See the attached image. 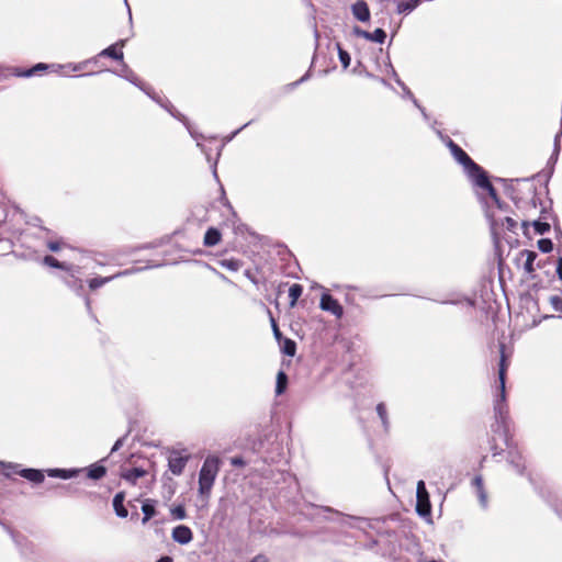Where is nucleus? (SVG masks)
Masks as SVG:
<instances>
[{
  "label": "nucleus",
  "instance_id": "nucleus-1",
  "mask_svg": "<svg viewBox=\"0 0 562 562\" xmlns=\"http://www.w3.org/2000/svg\"><path fill=\"white\" fill-rule=\"evenodd\" d=\"M499 363H498V381L499 385L493 402L494 419L495 423L492 425L494 431L502 430L507 437L508 431V404L506 401L505 380L508 368L507 357L505 355V345L499 344Z\"/></svg>",
  "mask_w": 562,
  "mask_h": 562
},
{
  "label": "nucleus",
  "instance_id": "nucleus-2",
  "mask_svg": "<svg viewBox=\"0 0 562 562\" xmlns=\"http://www.w3.org/2000/svg\"><path fill=\"white\" fill-rule=\"evenodd\" d=\"M447 146L453 158L463 167L465 175L475 186L479 181L487 186V173L458 144L448 138Z\"/></svg>",
  "mask_w": 562,
  "mask_h": 562
},
{
  "label": "nucleus",
  "instance_id": "nucleus-3",
  "mask_svg": "<svg viewBox=\"0 0 562 562\" xmlns=\"http://www.w3.org/2000/svg\"><path fill=\"white\" fill-rule=\"evenodd\" d=\"M221 460L216 456L205 458L199 472V495L207 499L220 472Z\"/></svg>",
  "mask_w": 562,
  "mask_h": 562
},
{
  "label": "nucleus",
  "instance_id": "nucleus-4",
  "mask_svg": "<svg viewBox=\"0 0 562 562\" xmlns=\"http://www.w3.org/2000/svg\"><path fill=\"white\" fill-rule=\"evenodd\" d=\"M510 418L508 417V431H507V437L505 436V434L499 430V431H494L492 429V431L494 434H498L503 439H504V442L508 449V454H507V461L508 463L513 467V469L519 474V475H522L524 472H525V462H524V459H522V456L516 451L514 449V446H513V438L509 434L510 431Z\"/></svg>",
  "mask_w": 562,
  "mask_h": 562
},
{
  "label": "nucleus",
  "instance_id": "nucleus-5",
  "mask_svg": "<svg viewBox=\"0 0 562 562\" xmlns=\"http://www.w3.org/2000/svg\"><path fill=\"white\" fill-rule=\"evenodd\" d=\"M125 43H126V40H120L115 44H112L109 47L101 50L95 57H93L89 60L79 63V64H68L67 68L71 69L72 71H79V70L83 69V67L86 65H88L89 63L95 61L99 57H109V58L122 61L123 60V52L116 50V47L117 46L124 47Z\"/></svg>",
  "mask_w": 562,
  "mask_h": 562
},
{
  "label": "nucleus",
  "instance_id": "nucleus-6",
  "mask_svg": "<svg viewBox=\"0 0 562 562\" xmlns=\"http://www.w3.org/2000/svg\"><path fill=\"white\" fill-rule=\"evenodd\" d=\"M1 473L4 476L10 477L13 474H20L22 477L29 480L32 483L38 484L42 483L45 479L44 472L37 469H22L20 471L16 470V465L0 463Z\"/></svg>",
  "mask_w": 562,
  "mask_h": 562
},
{
  "label": "nucleus",
  "instance_id": "nucleus-7",
  "mask_svg": "<svg viewBox=\"0 0 562 562\" xmlns=\"http://www.w3.org/2000/svg\"><path fill=\"white\" fill-rule=\"evenodd\" d=\"M416 497V512L418 513V515L423 517L429 516L431 512L429 494L427 492L425 482L422 480L417 482Z\"/></svg>",
  "mask_w": 562,
  "mask_h": 562
},
{
  "label": "nucleus",
  "instance_id": "nucleus-8",
  "mask_svg": "<svg viewBox=\"0 0 562 562\" xmlns=\"http://www.w3.org/2000/svg\"><path fill=\"white\" fill-rule=\"evenodd\" d=\"M186 450H172L168 457V468L173 475H181L190 460L189 454H184Z\"/></svg>",
  "mask_w": 562,
  "mask_h": 562
},
{
  "label": "nucleus",
  "instance_id": "nucleus-9",
  "mask_svg": "<svg viewBox=\"0 0 562 562\" xmlns=\"http://www.w3.org/2000/svg\"><path fill=\"white\" fill-rule=\"evenodd\" d=\"M487 218L490 222V227H491L492 234L494 236L498 235L499 231H503V229H507L509 232L515 233L517 225H518L517 222L509 216H506V217L502 218L501 222H498V220L495 217V215L490 212H487Z\"/></svg>",
  "mask_w": 562,
  "mask_h": 562
},
{
  "label": "nucleus",
  "instance_id": "nucleus-10",
  "mask_svg": "<svg viewBox=\"0 0 562 562\" xmlns=\"http://www.w3.org/2000/svg\"><path fill=\"white\" fill-rule=\"evenodd\" d=\"M159 266L160 265H151V266H146V267H143V268L126 269L124 271H120L116 274H113V276H110V277H97V278H93V279H91L89 281V288L91 290H97V289L103 286L104 284H106L108 282L112 281L115 278L123 277V276H128V274H132L134 272L142 271L144 269L159 267Z\"/></svg>",
  "mask_w": 562,
  "mask_h": 562
},
{
  "label": "nucleus",
  "instance_id": "nucleus-11",
  "mask_svg": "<svg viewBox=\"0 0 562 562\" xmlns=\"http://www.w3.org/2000/svg\"><path fill=\"white\" fill-rule=\"evenodd\" d=\"M119 76L138 87L147 95H150L151 87L144 83L126 64H122Z\"/></svg>",
  "mask_w": 562,
  "mask_h": 562
},
{
  "label": "nucleus",
  "instance_id": "nucleus-12",
  "mask_svg": "<svg viewBox=\"0 0 562 562\" xmlns=\"http://www.w3.org/2000/svg\"><path fill=\"white\" fill-rule=\"evenodd\" d=\"M319 306L323 311L329 312L336 317H341L344 314L342 306L328 293L322 295Z\"/></svg>",
  "mask_w": 562,
  "mask_h": 562
},
{
  "label": "nucleus",
  "instance_id": "nucleus-13",
  "mask_svg": "<svg viewBox=\"0 0 562 562\" xmlns=\"http://www.w3.org/2000/svg\"><path fill=\"white\" fill-rule=\"evenodd\" d=\"M171 538L179 544H188L193 539V532L190 527L186 525H179L172 529Z\"/></svg>",
  "mask_w": 562,
  "mask_h": 562
},
{
  "label": "nucleus",
  "instance_id": "nucleus-14",
  "mask_svg": "<svg viewBox=\"0 0 562 562\" xmlns=\"http://www.w3.org/2000/svg\"><path fill=\"white\" fill-rule=\"evenodd\" d=\"M353 34L358 37L366 38L371 42L383 44L386 38V33L383 29H375L373 32L364 31L358 26L353 29Z\"/></svg>",
  "mask_w": 562,
  "mask_h": 562
},
{
  "label": "nucleus",
  "instance_id": "nucleus-15",
  "mask_svg": "<svg viewBox=\"0 0 562 562\" xmlns=\"http://www.w3.org/2000/svg\"><path fill=\"white\" fill-rule=\"evenodd\" d=\"M495 180L504 184L505 193L513 200L517 207H520L521 199L518 196L517 190L514 186V182H518L519 179L495 178Z\"/></svg>",
  "mask_w": 562,
  "mask_h": 562
},
{
  "label": "nucleus",
  "instance_id": "nucleus-16",
  "mask_svg": "<svg viewBox=\"0 0 562 562\" xmlns=\"http://www.w3.org/2000/svg\"><path fill=\"white\" fill-rule=\"evenodd\" d=\"M353 16L360 22H368L370 20V9L366 1L358 0L351 5Z\"/></svg>",
  "mask_w": 562,
  "mask_h": 562
},
{
  "label": "nucleus",
  "instance_id": "nucleus-17",
  "mask_svg": "<svg viewBox=\"0 0 562 562\" xmlns=\"http://www.w3.org/2000/svg\"><path fill=\"white\" fill-rule=\"evenodd\" d=\"M153 100H155L157 103H159L164 109H166L173 117L178 119L179 121L183 122L184 124H187V117L184 115H182L181 113H179L176 108L171 104L170 101L168 100H165L162 101L160 98H158L156 95V93L154 92V90L151 89L150 91V95H149Z\"/></svg>",
  "mask_w": 562,
  "mask_h": 562
},
{
  "label": "nucleus",
  "instance_id": "nucleus-18",
  "mask_svg": "<svg viewBox=\"0 0 562 562\" xmlns=\"http://www.w3.org/2000/svg\"><path fill=\"white\" fill-rule=\"evenodd\" d=\"M475 186L485 190L488 193V195L494 201V203L498 210L505 211L507 209V204L504 203L503 201H501L495 188L493 187V184L491 183L488 178H487V186L483 184L482 181H479Z\"/></svg>",
  "mask_w": 562,
  "mask_h": 562
},
{
  "label": "nucleus",
  "instance_id": "nucleus-19",
  "mask_svg": "<svg viewBox=\"0 0 562 562\" xmlns=\"http://www.w3.org/2000/svg\"><path fill=\"white\" fill-rule=\"evenodd\" d=\"M156 504L157 501L151 498H146L142 504V512H143V524H146L149 519L156 516Z\"/></svg>",
  "mask_w": 562,
  "mask_h": 562
},
{
  "label": "nucleus",
  "instance_id": "nucleus-20",
  "mask_svg": "<svg viewBox=\"0 0 562 562\" xmlns=\"http://www.w3.org/2000/svg\"><path fill=\"white\" fill-rule=\"evenodd\" d=\"M80 470L77 469H49L47 474L50 477H59L63 480H69L78 475Z\"/></svg>",
  "mask_w": 562,
  "mask_h": 562
},
{
  "label": "nucleus",
  "instance_id": "nucleus-21",
  "mask_svg": "<svg viewBox=\"0 0 562 562\" xmlns=\"http://www.w3.org/2000/svg\"><path fill=\"white\" fill-rule=\"evenodd\" d=\"M72 270L74 268L70 271H68L69 273L64 278V282L68 288L74 290L76 293L80 294V292L83 290V284L81 279L77 278Z\"/></svg>",
  "mask_w": 562,
  "mask_h": 562
},
{
  "label": "nucleus",
  "instance_id": "nucleus-22",
  "mask_svg": "<svg viewBox=\"0 0 562 562\" xmlns=\"http://www.w3.org/2000/svg\"><path fill=\"white\" fill-rule=\"evenodd\" d=\"M113 508L116 516L125 518L128 515L127 509L124 506V493H117L113 498Z\"/></svg>",
  "mask_w": 562,
  "mask_h": 562
},
{
  "label": "nucleus",
  "instance_id": "nucleus-23",
  "mask_svg": "<svg viewBox=\"0 0 562 562\" xmlns=\"http://www.w3.org/2000/svg\"><path fill=\"white\" fill-rule=\"evenodd\" d=\"M221 240V233L215 227H210L204 235L203 244L206 247H213Z\"/></svg>",
  "mask_w": 562,
  "mask_h": 562
},
{
  "label": "nucleus",
  "instance_id": "nucleus-24",
  "mask_svg": "<svg viewBox=\"0 0 562 562\" xmlns=\"http://www.w3.org/2000/svg\"><path fill=\"white\" fill-rule=\"evenodd\" d=\"M520 256L526 258L525 265H524L525 272L528 274H531L536 270L533 262L538 257L537 252H535L532 250L525 249V250L520 251Z\"/></svg>",
  "mask_w": 562,
  "mask_h": 562
},
{
  "label": "nucleus",
  "instance_id": "nucleus-25",
  "mask_svg": "<svg viewBox=\"0 0 562 562\" xmlns=\"http://www.w3.org/2000/svg\"><path fill=\"white\" fill-rule=\"evenodd\" d=\"M146 474V471L143 470L142 468H132V469H128V470H125L124 472H122L121 476L132 483V484H135L136 481L139 479V477H143L145 476Z\"/></svg>",
  "mask_w": 562,
  "mask_h": 562
},
{
  "label": "nucleus",
  "instance_id": "nucleus-26",
  "mask_svg": "<svg viewBox=\"0 0 562 562\" xmlns=\"http://www.w3.org/2000/svg\"><path fill=\"white\" fill-rule=\"evenodd\" d=\"M48 67L49 66L47 64L38 63L35 66H33L26 70L16 71L15 75L19 77H26V78L32 77V76H37V75H41L43 71H45Z\"/></svg>",
  "mask_w": 562,
  "mask_h": 562
},
{
  "label": "nucleus",
  "instance_id": "nucleus-27",
  "mask_svg": "<svg viewBox=\"0 0 562 562\" xmlns=\"http://www.w3.org/2000/svg\"><path fill=\"white\" fill-rule=\"evenodd\" d=\"M420 2L422 0H408L398 2L396 7V12L400 14H408L412 11H414L419 5Z\"/></svg>",
  "mask_w": 562,
  "mask_h": 562
},
{
  "label": "nucleus",
  "instance_id": "nucleus-28",
  "mask_svg": "<svg viewBox=\"0 0 562 562\" xmlns=\"http://www.w3.org/2000/svg\"><path fill=\"white\" fill-rule=\"evenodd\" d=\"M43 263L50 268L63 269L66 271H70L74 268L72 265H68L66 262H60L53 256H45L43 259Z\"/></svg>",
  "mask_w": 562,
  "mask_h": 562
},
{
  "label": "nucleus",
  "instance_id": "nucleus-29",
  "mask_svg": "<svg viewBox=\"0 0 562 562\" xmlns=\"http://www.w3.org/2000/svg\"><path fill=\"white\" fill-rule=\"evenodd\" d=\"M105 473H106L105 467H103L99 463H94L88 469L87 476L91 480H100L101 477H103L105 475Z\"/></svg>",
  "mask_w": 562,
  "mask_h": 562
},
{
  "label": "nucleus",
  "instance_id": "nucleus-30",
  "mask_svg": "<svg viewBox=\"0 0 562 562\" xmlns=\"http://www.w3.org/2000/svg\"><path fill=\"white\" fill-rule=\"evenodd\" d=\"M303 293V286L299 283H294L289 289L290 305L294 306L299 297Z\"/></svg>",
  "mask_w": 562,
  "mask_h": 562
},
{
  "label": "nucleus",
  "instance_id": "nucleus-31",
  "mask_svg": "<svg viewBox=\"0 0 562 562\" xmlns=\"http://www.w3.org/2000/svg\"><path fill=\"white\" fill-rule=\"evenodd\" d=\"M286 384H288L286 374L283 371H279V373L277 375V383H276L277 395H281L285 391Z\"/></svg>",
  "mask_w": 562,
  "mask_h": 562
},
{
  "label": "nucleus",
  "instance_id": "nucleus-32",
  "mask_svg": "<svg viewBox=\"0 0 562 562\" xmlns=\"http://www.w3.org/2000/svg\"><path fill=\"white\" fill-rule=\"evenodd\" d=\"M221 267L229 270V271H238L241 267V261L238 259H223L220 261Z\"/></svg>",
  "mask_w": 562,
  "mask_h": 562
},
{
  "label": "nucleus",
  "instance_id": "nucleus-33",
  "mask_svg": "<svg viewBox=\"0 0 562 562\" xmlns=\"http://www.w3.org/2000/svg\"><path fill=\"white\" fill-rule=\"evenodd\" d=\"M282 351H283L284 355L293 357L295 355V351H296V344H295V341L292 340V339L285 338L283 340Z\"/></svg>",
  "mask_w": 562,
  "mask_h": 562
},
{
  "label": "nucleus",
  "instance_id": "nucleus-34",
  "mask_svg": "<svg viewBox=\"0 0 562 562\" xmlns=\"http://www.w3.org/2000/svg\"><path fill=\"white\" fill-rule=\"evenodd\" d=\"M376 413H378L379 417L381 418L384 429L387 430L389 418H387L386 407H385L384 403H379L376 405Z\"/></svg>",
  "mask_w": 562,
  "mask_h": 562
},
{
  "label": "nucleus",
  "instance_id": "nucleus-35",
  "mask_svg": "<svg viewBox=\"0 0 562 562\" xmlns=\"http://www.w3.org/2000/svg\"><path fill=\"white\" fill-rule=\"evenodd\" d=\"M532 226H533L536 233L539 235H543L550 231V224L542 220L533 221Z\"/></svg>",
  "mask_w": 562,
  "mask_h": 562
},
{
  "label": "nucleus",
  "instance_id": "nucleus-36",
  "mask_svg": "<svg viewBox=\"0 0 562 562\" xmlns=\"http://www.w3.org/2000/svg\"><path fill=\"white\" fill-rule=\"evenodd\" d=\"M337 48H338L339 60H340L344 69H347L350 65L351 57H350L349 53L347 50L342 49L339 44H337Z\"/></svg>",
  "mask_w": 562,
  "mask_h": 562
},
{
  "label": "nucleus",
  "instance_id": "nucleus-37",
  "mask_svg": "<svg viewBox=\"0 0 562 562\" xmlns=\"http://www.w3.org/2000/svg\"><path fill=\"white\" fill-rule=\"evenodd\" d=\"M538 248L542 252H550L553 248V243L549 238H542L538 240Z\"/></svg>",
  "mask_w": 562,
  "mask_h": 562
},
{
  "label": "nucleus",
  "instance_id": "nucleus-38",
  "mask_svg": "<svg viewBox=\"0 0 562 562\" xmlns=\"http://www.w3.org/2000/svg\"><path fill=\"white\" fill-rule=\"evenodd\" d=\"M171 515L175 519L182 520L187 517L186 508L182 505H178L171 509Z\"/></svg>",
  "mask_w": 562,
  "mask_h": 562
},
{
  "label": "nucleus",
  "instance_id": "nucleus-39",
  "mask_svg": "<svg viewBox=\"0 0 562 562\" xmlns=\"http://www.w3.org/2000/svg\"><path fill=\"white\" fill-rule=\"evenodd\" d=\"M550 304L555 312L562 313V297L558 295L551 296Z\"/></svg>",
  "mask_w": 562,
  "mask_h": 562
},
{
  "label": "nucleus",
  "instance_id": "nucleus-40",
  "mask_svg": "<svg viewBox=\"0 0 562 562\" xmlns=\"http://www.w3.org/2000/svg\"><path fill=\"white\" fill-rule=\"evenodd\" d=\"M270 322H271V327H272V331H273V336L274 338L278 340V341H281L282 339V333L280 331L279 329V326L276 322V319L273 318V316L270 314Z\"/></svg>",
  "mask_w": 562,
  "mask_h": 562
},
{
  "label": "nucleus",
  "instance_id": "nucleus-41",
  "mask_svg": "<svg viewBox=\"0 0 562 562\" xmlns=\"http://www.w3.org/2000/svg\"><path fill=\"white\" fill-rule=\"evenodd\" d=\"M9 532H10V535H11V537H12L13 541L16 543V546H18V547H20V548H21L22 552L24 553V548H23V546H24V542H26V540H25L23 537H21L20 535L14 533V532H13L12 530H10V529H9Z\"/></svg>",
  "mask_w": 562,
  "mask_h": 562
},
{
  "label": "nucleus",
  "instance_id": "nucleus-42",
  "mask_svg": "<svg viewBox=\"0 0 562 562\" xmlns=\"http://www.w3.org/2000/svg\"><path fill=\"white\" fill-rule=\"evenodd\" d=\"M61 243L60 241H57V240H49L47 241V248L53 251V252H56L58 251L60 248H61Z\"/></svg>",
  "mask_w": 562,
  "mask_h": 562
},
{
  "label": "nucleus",
  "instance_id": "nucleus-43",
  "mask_svg": "<svg viewBox=\"0 0 562 562\" xmlns=\"http://www.w3.org/2000/svg\"><path fill=\"white\" fill-rule=\"evenodd\" d=\"M231 464L233 467L240 468V467L246 465V462H245V460L241 457H233L231 459Z\"/></svg>",
  "mask_w": 562,
  "mask_h": 562
},
{
  "label": "nucleus",
  "instance_id": "nucleus-44",
  "mask_svg": "<svg viewBox=\"0 0 562 562\" xmlns=\"http://www.w3.org/2000/svg\"><path fill=\"white\" fill-rule=\"evenodd\" d=\"M403 91H404L405 95L412 100V102L414 103V105L416 108H420L418 100L414 97V94L412 93V91L408 89L407 86H406V89H403Z\"/></svg>",
  "mask_w": 562,
  "mask_h": 562
},
{
  "label": "nucleus",
  "instance_id": "nucleus-45",
  "mask_svg": "<svg viewBox=\"0 0 562 562\" xmlns=\"http://www.w3.org/2000/svg\"><path fill=\"white\" fill-rule=\"evenodd\" d=\"M244 274L252 284L259 286V280L252 274L250 270H245Z\"/></svg>",
  "mask_w": 562,
  "mask_h": 562
},
{
  "label": "nucleus",
  "instance_id": "nucleus-46",
  "mask_svg": "<svg viewBox=\"0 0 562 562\" xmlns=\"http://www.w3.org/2000/svg\"><path fill=\"white\" fill-rule=\"evenodd\" d=\"M551 217H553L552 213L550 210H547L546 207H543L541 210V215H540V218L539 220H542V221H546L548 222V220H550Z\"/></svg>",
  "mask_w": 562,
  "mask_h": 562
},
{
  "label": "nucleus",
  "instance_id": "nucleus-47",
  "mask_svg": "<svg viewBox=\"0 0 562 562\" xmlns=\"http://www.w3.org/2000/svg\"><path fill=\"white\" fill-rule=\"evenodd\" d=\"M310 78V70L304 75L302 76L299 80L294 81L293 83H291V87L292 88H295L297 87L299 85L303 83L304 81H306L307 79Z\"/></svg>",
  "mask_w": 562,
  "mask_h": 562
},
{
  "label": "nucleus",
  "instance_id": "nucleus-48",
  "mask_svg": "<svg viewBox=\"0 0 562 562\" xmlns=\"http://www.w3.org/2000/svg\"><path fill=\"white\" fill-rule=\"evenodd\" d=\"M473 485L477 488V492L483 490V480L481 476H475L473 479Z\"/></svg>",
  "mask_w": 562,
  "mask_h": 562
},
{
  "label": "nucleus",
  "instance_id": "nucleus-49",
  "mask_svg": "<svg viewBox=\"0 0 562 562\" xmlns=\"http://www.w3.org/2000/svg\"><path fill=\"white\" fill-rule=\"evenodd\" d=\"M123 442H124V437L122 438H119L115 443L113 445L112 449H111V453L117 451L122 446H123Z\"/></svg>",
  "mask_w": 562,
  "mask_h": 562
},
{
  "label": "nucleus",
  "instance_id": "nucleus-50",
  "mask_svg": "<svg viewBox=\"0 0 562 562\" xmlns=\"http://www.w3.org/2000/svg\"><path fill=\"white\" fill-rule=\"evenodd\" d=\"M557 273H558L560 281H562V256L559 257V259H558Z\"/></svg>",
  "mask_w": 562,
  "mask_h": 562
},
{
  "label": "nucleus",
  "instance_id": "nucleus-51",
  "mask_svg": "<svg viewBox=\"0 0 562 562\" xmlns=\"http://www.w3.org/2000/svg\"><path fill=\"white\" fill-rule=\"evenodd\" d=\"M490 443H491V450L493 452V457L499 456L502 453V450L497 449V447L495 445V440L492 439Z\"/></svg>",
  "mask_w": 562,
  "mask_h": 562
},
{
  "label": "nucleus",
  "instance_id": "nucleus-52",
  "mask_svg": "<svg viewBox=\"0 0 562 562\" xmlns=\"http://www.w3.org/2000/svg\"><path fill=\"white\" fill-rule=\"evenodd\" d=\"M221 153L220 150L217 151L216 154V158L215 160L212 162V167H213V176L216 180H218V176H217V171H216V165H217V160H218V157H220Z\"/></svg>",
  "mask_w": 562,
  "mask_h": 562
},
{
  "label": "nucleus",
  "instance_id": "nucleus-53",
  "mask_svg": "<svg viewBox=\"0 0 562 562\" xmlns=\"http://www.w3.org/2000/svg\"><path fill=\"white\" fill-rule=\"evenodd\" d=\"M250 562H269V560L266 555L258 554Z\"/></svg>",
  "mask_w": 562,
  "mask_h": 562
},
{
  "label": "nucleus",
  "instance_id": "nucleus-54",
  "mask_svg": "<svg viewBox=\"0 0 562 562\" xmlns=\"http://www.w3.org/2000/svg\"><path fill=\"white\" fill-rule=\"evenodd\" d=\"M479 493V497H480V502L482 504L483 507L486 506V494L483 490H481Z\"/></svg>",
  "mask_w": 562,
  "mask_h": 562
},
{
  "label": "nucleus",
  "instance_id": "nucleus-55",
  "mask_svg": "<svg viewBox=\"0 0 562 562\" xmlns=\"http://www.w3.org/2000/svg\"><path fill=\"white\" fill-rule=\"evenodd\" d=\"M156 562H173V560L169 555H164L160 559H158Z\"/></svg>",
  "mask_w": 562,
  "mask_h": 562
},
{
  "label": "nucleus",
  "instance_id": "nucleus-56",
  "mask_svg": "<svg viewBox=\"0 0 562 562\" xmlns=\"http://www.w3.org/2000/svg\"><path fill=\"white\" fill-rule=\"evenodd\" d=\"M389 67H390V70H391V76L395 80L396 77H398V75H397L396 70L394 69V67L392 66L391 63L389 64Z\"/></svg>",
  "mask_w": 562,
  "mask_h": 562
},
{
  "label": "nucleus",
  "instance_id": "nucleus-57",
  "mask_svg": "<svg viewBox=\"0 0 562 562\" xmlns=\"http://www.w3.org/2000/svg\"><path fill=\"white\" fill-rule=\"evenodd\" d=\"M251 123V121L247 122L246 124H244L240 128L236 130L233 134H232V137L233 138L234 136H236L243 128H245L246 126H248L249 124Z\"/></svg>",
  "mask_w": 562,
  "mask_h": 562
},
{
  "label": "nucleus",
  "instance_id": "nucleus-58",
  "mask_svg": "<svg viewBox=\"0 0 562 562\" xmlns=\"http://www.w3.org/2000/svg\"><path fill=\"white\" fill-rule=\"evenodd\" d=\"M85 303H86L87 310H88L89 312H91V300H90V297H89V296H86V297H85Z\"/></svg>",
  "mask_w": 562,
  "mask_h": 562
},
{
  "label": "nucleus",
  "instance_id": "nucleus-59",
  "mask_svg": "<svg viewBox=\"0 0 562 562\" xmlns=\"http://www.w3.org/2000/svg\"><path fill=\"white\" fill-rule=\"evenodd\" d=\"M395 82L402 88L406 89V85L401 80L400 77H396Z\"/></svg>",
  "mask_w": 562,
  "mask_h": 562
},
{
  "label": "nucleus",
  "instance_id": "nucleus-60",
  "mask_svg": "<svg viewBox=\"0 0 562 562\" xmlns=\"http://www.w3.org/2000/svg\"><path fill=\"white\" fill-rule=\"evenodd\" d=\"M378 541L376 540H371L368 544H366V548L367 549H372L374 546H376Z\"/></svg>",
  "mask_w": 562,
  "mask_h": 562
},
{
  "label": "nucleus",
  "instance_id": "nucleus-61",
  "mask_svg": "<svg viewBox=\"0 0 562 562\" xmlns=\"http://www.w3.org/2000/svg\"><path fill=\"white\" fill-rule=\"evenodd\" d=\"M537 196H536V192L533 191V196L531 198V204H532V207H536L537 206Z\"/></svg>",
  "mask_w": 562,
  "mask_h": 562
},
{
  "label": "nucleus",
  "instance_id": "nucleus-62",
  "mask_svg": "<svg viewBox=\"0 0 562 562\" xmlns=\"http://www.w3.org/2000/svg\"><path fill=\"white\" fill-rule=\"evenodd\" d=\"M378 81H379V82H381V83H382L383 86H385V87H390V83H389V82H387V80H386V79H384V78H378Z\"/></svg>",
  "mask_w": 562,
  "mask_h": 562
},
{
  "label": "nucleus",
  "instance_id": "nucleus-63",
  "mask_svg": "<svg viewBox=\"0 0 562 562\" xmlns=\"http://www.w3.org/2000/svg\"><path fill=\"white\" fill-rule=\"evenodd\" d=\"M348 518L353 519V520H357V521H363V520H366L364 518H362V517H357V516H348Z\"/></svg>",
  "mask_w": 562,
  "mask_h": 562
},
{
  "label": "nucleus",
  "instance_id": "nucleus-64",
  "mask_svg": "<svg viewBox=\"0 0 562 562\" xmlns=\"http://www.w3.org/2000/svg\"><path fill=\"white\" fill-rule=\"evenodd\" d=\"M418 109H419V111L422 112L423 116H424L425 119H428V115H427V113H426L425 108H423V106L420 105V108H418Z\"/></svg>",
  "mask_w": 562,
  "mask_h": 562
}]
</instances>
